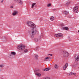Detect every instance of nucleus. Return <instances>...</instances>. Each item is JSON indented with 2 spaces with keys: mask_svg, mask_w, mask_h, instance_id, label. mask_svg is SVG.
Listing matches in <instances>:
<instances>
[{
  "mask_svg": "<svg viewBox=\"0 0 79 79\" xmlns=\"http://www.w3.org/2000/svg\"><path fill=\"white\" fill-rule=\"evenodd\" d=\"M78 32H79V30L78 31Z\"/></svg>",
  "mask_w": 79,
  "mask_h": 79,
  "instance_id": "nucleus-40",
  "label": "nucleus"
},
{
  "mask_svg": "<svg viewBox=\"0 0 79 79\" xmlns=\"http://www.w3.org/2000/svg\"><path fill=\"white\" fill-rule=\"evenodd\" d=\"M36 75L38 76H39V77H40V76H41V74L39 73H36Z\"/></svg>",
  "mask_w": 79,
  "mask_h": 79,
  "instance_id": "nucleus-16",
  "label": "nucleus"
},
{
  "mask_svg": "<svg viewBox=\"0 0 79 79\" xmlns=\"http://www.w3.org/2000/svg\"><path fill=\"white\" fill-rule=\"evenodd\" d=\"M31 34H32V35L30 34V37L31 39L34 38V35L37 34V30L36 29H34V28H33L31 31Z\"/></svg>",
  "mask_w": 79,
  "mask_h": 79,
  "instance_id": "nucleus-1",
  "label": "nucleus"
},
{
  "mask_svg": "<svg viewBox=\"0 0 79 79\" xmlns=\"http://www.w3.org/2000/svg\"><path fill=\"white\" fill-rule=\"evenodd\" d=\"M76 57V56H75V57Z\"/></svg>",
  "mask_w": 79,
  "mask_h": 79,
  "instance_id": "nucleus-43",
  "label": "nucleus"
},
{
  "mask_svg": "<svg viewBox=\"0 0 79 79\" xmlns=\"http://www.w3.org/2000/svg\"><path fill=\"white\" fill-rule=\"evenodd\" d=\"M71 3V2L70 1H67L66 3V5H69V4Z\"/></svg>",
  "mask_w": 79,
  "mask_h": 79,
  "instance_id": "nucleus-19",
  "label": "nucleus"
},
{
  "mask_svg": "<svg viewBox=\"0 0 79 79\" xmlns=\"http://www.w3.org/2000/svg\"><path fill=\"white\" fill-rule=\"evenodd\" d=\"M40 40H41V38H40Z\"/></svg>",
  "mask_w": 79,
  "mask_h": 79,
  "instance_id": "nucleus-41",
  "label": "nucleus"
},
{
  "mask_svg": "<svg viewBox=\"0 0 79 79\" xmlns=\"http://www.w3.org/2000/svg\"><path fill=\"white\" fill-rule=\"evenodd\" d=\"M67 76H69V74H67Z\"/></svg>",
  "mask_w": 79,
  "mask_h": 79,
  "instance_id": "nucleus-39",
  "label": "nucleus"
},
{
  "mask_svg": "<svg viewBox=\"0 0 79 79\" xmlns=\"http://www.w3.org/2000/svg\"><path fill=\"white\" fill-rule=\"evenodd\" d=\"M50 68L48 67L47 68H46L45 69H43V71H49V70H50L51 69Z\"/></svg>",
  "mask_w": 79,
  "mask_h": 79,
  "instance_id": "nucleus-8",
  "label": "nucleus"
},
{
  "mask_svg": "<svg viewBox=\"0 0 79 79\" xmlns=\"http://www.w3.org/2000/svg\"><path fill=\"white\" fill-rule=\"evenodd\" d=\"M54 17H53V16H52L50 18V19L51 21H53L54 20Z\"/></svg>",
  "mask_w": 79,
  "mask_h": 79,
  "instance_id": "nucleus-20",
  "label": "nucleus"
},
{
  "mask_svg": "<svg viewBox=\"0 0 79 79\" xmlns=\"http://www.w3.org/2000/svg\"><path fill=\"white\" fill-rule=\"evenodd\" d=\"M68 63H66L64 66L63 69H64V70H65V69H66L67 68V67H68Z\"/></svg>",
  "mask_w": 79,
  "mask_h": 79,
  "instance_id": "nucleus-7",
  "label": "nucleus"
},
{
  "mask_svg": "<svg viewBox=\"0 0 79 79\" xmlns=\"http://www.w3.org/2000/svg\"><path fill=\"white\" fill-rule=\"evenodd\" d=\"M7 40V39H6V37H5V39H4V40L5 41V42H6V40Z\"/></svg>",
  "mask_w": 79,
  "mask_h": 79,
  "instance_id": "nucleus-26",
  "label": "nucleus"
},
{
  "mask_svg": "<svg viewBox=\"0 0 79 79\" xmlns=\"http://www.w3.org/2000/svg\"><path fill=\"white\" fill-rule=\"evenodd\" d=\"M63 13H64V14H65V15H68V14L69 13L68 11H66V10L64 11Z\"/></svg>",
  "mask_w": 79,
  "mask_h": 79,
  "instance_id": "nucleus-15",
  "label": "nucleus"
},
{
  "mask_svg": "<svg viewBox=\"0 0 79 79\" xmlns=\"http://www.w3.org/2000/svg\"><path fill=\"white\" fill-rule=\"evenodd\" d=\"M35 50H38V48L37 47H36L35 48Z\"/></svg>",
  "mask_w": 79,
  "mask_h": 79,
  "instance_id": "nucleus-32",
  "label": "nucleus"
},
{
  "mask_svg": "<svg viewBox=\"0 0 79 79\" xmlns=\"http://www.w3.org/2000/svg\"><path fill=\"white\" fill-rule=\"evenodd\" d=\"M35 5H36V3H33L32 4V5L31 6L32 8H34V6H35Z\"/></svg>",
  "mask_w": 79,
  "mask_h": 79,
  "instance_id": "nucleus-18",
  "label": "nucleus"
},
{
  "mask_svg": "<svg viewBox=\"0 0 79 79\" xmlns=\"http://www.w3.org/2000/svg\"><path fill=\"white\" fill-rule=\"evenodd\" d=\"M18 13V11L15 10L14 11V12L12 13V15L13 16H16Z\"/></svg>",
  "mask_w": 79,
  "mask_h": 79,
  "instance_id": "nucleus-9",
  "label": "nucleus"
},
{
  "mask_svg": "<svg viewBox=\"0 0 79 79\" xmlns=\"http://www.w3.org/2000/svg\"><path fill=\"white\" fill-rule=\"evenodd\" d=\"M45 79H50V78L49 77H46Z\"/></svg>",
  "mask_w": 79,
  "mask_h": 79,
  "instance_id": "nucleus-27",
  "label": "nucleus"
},
{
  "mask_svg": "<svg viewBox=\"0 0 79 79\" xmlns=\"http://www.w3.org/2000/svg\"><path fill=\"white\" fill-rule=\"evenodd\" d=\"M50 56H52L53 55V54H50Z\"/></svg>",
  "mask_w": 79,
  "mask_h": 79,
  "instance_id": "nucleus-38",
  "label": "nucleus"
},
{
  "mask_svg": "<svg viewBox=\"0 0 79 79\" xmlns=\"http://www.w3.org/2000/svg\"><path fill=\"white\" fill-rule=\"evenodd\" d=\"M73 74L74 76H76V73H73Z\"/></svg>",
  "mask_w": 79,
  "mask_h": 79,
  "instance_id": "nucleus-30",
  "label": "nucleus"
},
{
  "mask_svg": "<svg viewBox=\"0 0 79 79\" xmlns=\"http://www.w3.org/2000/svg\"><path fill=\"white\" fill-rule=\"evenodd\" d=\"M52 10H53L54 11H55L56 10V9H53Z\"/></svg>",
  "mask_w": 79,
  "mask_h": 79,
  "instance_id": "nucleus-37",
  "label": "nucleus"
},
{
  "mask_svg": "<svg viewBox=\"0 0 79 79\" xmlns=\"http://www.w3.org/2000/svg\"><path fill=\"white\" fill-rule=\"evenodd\" d=\"M54 68L55 69H58L59 68V66L58 65H57V64H55L54 65Z\"/></svg>",
  "mask_w": 79,
  "mask_h": 79,
  "instance_id": "nucleus-10",
  "label": "nucleus"
},
{
  "mask_svg": "<svg viewBox=\"0 0 79 79\" xmlns=\"http://www.w3.org/2000/svg\"><path fill=\"white\" fill-rule=\"evenodd\" d=\"M79 7L77 6H76L73 8V11L76 13H78L79 11L78 10V8Z\"/></svg>",
  "mask_w": 79,
  "mask_h": 79,
  "instance_id": "nucleus-5",
  "label": "nucleus"
},
{
  "mask_svg": "<svg viewBox=\"0 0 79 79\" xmlns=\"http://www.w3.org/2000/svg\"><path fill=\"white\" fill-rule=\"evenodd\" d=\"M27 25L30 26V27H31L32 28H35V25L31 21H28L27 22Z\"/></svg>",
  "mask_w": 79,
  "mask_h": 79,
  "instance_id": "nucleus-2",
  "label": "nucleus"
},
{
  "mask_svg": "<svg viewBox=\"0 0 79 79\" xmlns=\"http://www.w3.org/2000/svg\"><path fill=\"white\" fill-rule=\"evenodd\" d=\"M10 8H13V6H10Z\"/></svg>",
  "mask_w": 79,
  "mask_h": 79,
  "instance_id": "nucleus-35",
  "label": "nucleus"
},
{
  "mask_svg": "<svg viewBox=\"0 0 79 79\" xmlns=\"http://www.w3.org/2000/svg\"><path fill=\"white\" fill-rule=\"evenodd\" d=\"M41 37H43V36H44V34H41Z\"/></svg>",
  "mask_w": 79,
  "mask_h": 79,
  "instance_id": "nucleus-34",
  "label": "nucleus"
},
{
  "mask_svg": "<svg viewBox=\"0 0 79 79\" xmlns=\"http://www.w3.org/2000/svg\"><path fill=\"white\" fill-rule=\"evenodd\" d=\"M51 6V4H48V5H47V6L48 7H49L50 6Z\"/></svg>",
  "mask_w": 79,
  "mask_h": 79,
  "instance_id": "nucleus-25",
  "label": "nucleus"
},
{
  "mask_svg": "<svg viewBox=\"0 0 79 79\" xmlns=\"http://www.w3.org/2000/svg\"><path fill=\"white\" fill-rule=\"evenodd\" d=\"M15 2H18V0H14Z\"/></svg>",
  "mask_w": 79,
  "mask_h": 79,
  "instance_id": "nucleus-33",
  "label": "nucleus"
},
{
  "mask_svg": "<svg viewBox=\"0 0 79 79\" xmlns=\"http://www.w3.org/2000/svg\"><path fill=\"white\" fill-rule=\"evenodd\" d=\"M48 55V56L50 55V54H49V55Z\"/></svg>",
  "mask_w": 79,
  "mask_h": 79,
  "instance_id": "nucleus-42",
  "label": "nucleus"
},
{
  "mask_svg": "<svg viewBox=\"0 0 79 79\" xmlns=\"http://www.w3.org/2000/svg\"><path fill=\"white\" fill-rule=\"evenodd\" d=\"M69 75H71V74H73V73H69Z\"/></svg>",
  "mask_w": 79,
  "mask_h": 79,
  "instance_id": "nucleus-29",
  "label": "nucleus"
},
{
  "mask_svg": "<svg viewBox=\"0 0 79 79\" xmlns=\"http://www.w3.org/2000/svg\"><path fill=\"white\" fill-rule=\"evenodd\" d=\"M48 59H49V60H50L51 59V58H50V57H46L44 59L45 61H48L47 60H48Z\"/></svg>",
  "mask_w": 79,
  "mask_h": 79,
  "instance_id": "nucleus-13",
  "label": "nucleus"
},
{
  "mask_svg": "<svg viewBox=\"0 0 79 79\" xmlns=\"http://www.w3.org/2000/svg\"><path fill=\"white\" fill-rule=\"evenodd\" d=\"M17 48L19 50H24L25 48V46L23 45H20L17 47Z\"/></svg>",
  "mask_w": 79,
  "mask_h": 79,
  "instance_id": "nucleus-4",
  "label": "nucleus"
},
{
  "mask_svg": "<svg viewBox=\"0 0 79 79\" xmlns=\"http://www.w3.org/2000/svg\"><path fill=\"white\" fill-rule=\"evenodd\" d=\"M12 55L14 56H15V55H16V53L15 52H12L11 53Z\"/></svg>",
  "mask_w": 79,
  "mask_h": 79,
  "instance_id": "nucleus-17",
  "label": "nucleus"
},
{
  "mask_svg": "<svg viewBox=\"0 0 79 79\" xmlns=\"http://www.w3.org/2000/svg\"><path fill=\"white\" fill-rule=\"evenodd\" d=\"M67 17L68 18H71V16L69 15L67 16Z\"/></svg>",
  "mask_w": 79,
  "mask_h": 79,
  "instance_id": "nucleus-28",
  "label": "nucleus"
},
{
  "mask_svg": "<svg viewBox=\"0 0 79 79\" xmlns=\"http://www.w3.org/2000/svg\"><path fill=\"white\" fill-rule=\"evenodd\" d=\"M24 52H25V53H26V52H27L28 51V50L27 49H25L24 50Z\"/></svg>",
  "mask_w": 79,
  "mask_h": 79,
  "instance_id": "nucleus-24",
  "label": "nucleus"
},
{
  "mask_svg": "<svg viewBox=\"0 0 79 79\" xmlns=\"http://www.w3.org/2000/svg\"><path fill=\"white\" fill-rule=\"evenodd\" d=\"M35 58L36 60H37L38 59V55H35Z\"/></svg>",
  "mask_w": 79,
  "mask_h": 79,
  "instance_id": "nucleus-23",
  "label": "nucleus"
},
{
  "mask_svg": "<svg viewBox=\"0 0 79 79\" xmlns=\"http://www.w3.org/2000/svg\"><path fill=\"white\" fill-rule=\"evenodd\" d=\"M64 30H65V31H68V27H64Z\"/></svg>",
  "mask_w": 79,
  "mask_h": 79,
  "instance_id": "nucleus-22",
  "label": "nucleus"
},
{
  "mask_svg": "<svg viewBox=\"0 0 79 79\" xmlns=\"http://www.w3.org/2000/svg\"><path fill=\"white\" fill-rule=\"evenodd\" d=\"M55 37H63V34L61 33H59L56 34L54 35Z\"/></svg>",
  "mask_w": 79,
  "mask_h": 79,
  "instance_id": "nucleus-6",
  "label": "nucleus"
},
{
  "mask_svg": "<svg viewBox=\"0 0 79 79\" xmlns=\"http://www.w3.org/2000/svg\"><path fill=\"white\" fill-rule=\"evenodd\" d=\"M63 55L64 57H68V56H69V53L66 51H64L63 52Z\"/></svg>",
  "mask_w": 79,
  "mask_h": 79,
  "instance_id": "nucleus-3",
  "label": "nucleus"
},
{
  "mask_svg": "<svg viewBox=\"0 0 79 79\" xmlns=\"http://www.w3.org/2000/svg\"><path fill=\"white\" fill-rule=\"evenodd\" d=\"M34 40L35 41V42H39V39H38V38H35Z\"/></svg>",
  "mask_w": 79,
  "mask_h": 79,
  "instance_id": "nucleus-21",
  "label": "nucleus"
},
{
  "mask_svg": "<svg viewBox=\"0 0 79 79\" xmlns=\"http://www.w3.org/2000/svg\"><path fill=\"white\" fill-rule=\"evenodd\" d=\"M1 3H3V0L1 1Z\"/></svg>",
  "mask_w": 79,
  "mask_h": 79,
  "instance_id": "nucleus-36",
  "label": "nucleus"
},
{
  "mask_svg": "<svg viewBox=\"0 0 79 79\" xmlns=\"http://www.w3.org/2000/svg\"><path fill=\"white\" fill-rule=\"evenodd\" d=\"M79 60V54L78 55L77 57L75 58V61H78Z\"/></svg>",
  "mask_w": 79,
  "mask_h": 79,
  "instance_id": "nucleus-11",
  "label": "nucleus"
},
{
  "mask_svg": "<svg viewBox=\"0 0 79 79\" xmlns=\"http://www.w3.org/2000/svg\"><path fill=\"white\" fill-rule=\"evenodd\" d=\"M9 57L10 58H13L15 57V56H13L11 53L9 54Z\"/></svg>",
  "mask_w": 79,
  "mask_h": 79,
  "instance_id": "nucleus-12",
  "label": "nucleus"
},
{
  "mask_svg": "<svg viewBox=\"0 0 79 79\" xmlns=\"http://www.w3.org/2000/svg\"><path fill=\"white\" fill-rule=\"evenodd\" d=\"M18 2L19 5H22L23 4V1L21 0H19Z\"/></svg>",
  "mask_w": 79,
  "mask_h": 79,
  "instance_id": "nucleus-14",
  "label": "nucleus"
},
{
  "mask_svg": "<svg viewBox=\"0 0 79 79\" xmlns=\"http://www.w3.org/2000/svg\"><path fill=\"white\" fill-rule=\"evenodd\" d=\"M3 66V65H2V64H1L0 65V68H2V67Z\"/></svg>",
  "mask_w": 79,
  "mask_h": 79,
  "instance_id": "nucleus-31",
  "label": "nucleus"
}]
</instances>
